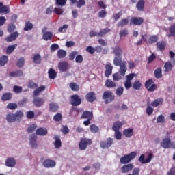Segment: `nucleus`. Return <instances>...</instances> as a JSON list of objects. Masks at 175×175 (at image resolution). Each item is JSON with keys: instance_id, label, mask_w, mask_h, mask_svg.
Masks as SVG:
<instances>
[{"instance_id": "obj_1", "label": "nucleus", "mask_w": 175, "mask_h": 175, "mask_svg": "<svg viewBox=\"0 0 175 175\" xmlns=\"http://www.w3.org/2000/svg\"><path fill=\"white\" fill-rule=\"evenodd\" d=\"M137 153L132 152L129 154H125L120 159V162L122 165H129L130 162L136 158Z\"/></svg>"}, {"instance_id": "obj_2", "label": "nucleus", "mask_w": 175, "mask_h": 175, "mask_svg": "<svg viewBox=\"0 0 175 175\" xmlns=\"http://www.w3.org/2000/svg\"><path fill=\"white\" fill-rule=\"evenodd\" d=\"M116 96L113 95V92L111 91H105L103 94V99L105 100V103H111L114 100Z\"/></svg>"}, {"instance_id": "obj_3", "label": "nucleus", "mask_w": 175, "mask_h": 175, "mask_svg": "<svg viewBox=\"0 0 175 175\" xmlns=\"http://www.w3.org/2000/svg\"><path fill=\"white\" fill-rule=\"evenodd\" d=\"M91 144H92V139L82 138L79 142V147L81 151H84V150H86L87 146H91Z\"/></svg>"}, {"instance_id": "obj_4", "label": "nucleus", "mask_w": 175, "mask_h": 175, "mask_svg": "<svg viewBox=\"0 0 175 175\" xmlns=\"http://www.w3.org/2000/svg\"><path fill=\"white\" fill-rule=\"evenodd\" d=\"M158 86L157 84L154 83V81L152 79H149L145 83V88H146L147 91L149 92H154Z\"/></svg>"}, {"instance_id": "obj_5", "label": "nucleus", "mask_w": 175, "mask_h": 175, "mask_svg": "<svg viewBox=\"0 0 175 175\" xmlns=\"http://www.w3.org/2000/svg\"><path fill=\"white\" fill-rule=\"evenodd\" d=\"M113 143H114V139L109 137L105 141H102L100 144V147L105 149H108L113 146Z\"/></svg>"}, {"instance_id": "obj_6", "label": "nucleus", "mask_w": 175, "mask_h": 175, "mask_svg": "<svg viewBox=\"0 0 175 175\" xmlns=\"http://www.w3.org/2000/svg\"><path fill=\"white\" fill-rule=\"evenodd\" d=\"M146 156L144 154H141V156L139 157L138 161L142 163V165H144L146 163H150L151 161L152 160V158H154V154L152 153H150L148 157L146 158Z\"/></svg>"}, {"instance_id": "obj_7", "label": "nucleus", "mask_w": 175, "mask_h": 175, "mask_svg": "<svg viewBox=\"0 0 175 175\" xmlns=\"http://www.w3.org/2000/svg\"><path fill=\"white\" fill-rule=\"evenodd\" d=\"M144 24V18L138 16H132L130 20V25H142Z\"/></svg>"}, {"instance_id": "obj_8", "label": "nucleus", "mask_w": 175, "mask_h": 175, "mask_svg": "<svg viewBox=\"0 0 175 175\" xmlns=\"http://www.w3.org/2000/svg\"><path fill=\"white\" fill-rule=\"evenodd\" d=\"M70 103L72 106H80L81 105V98L77 94H74L71 96Z\"/></svg>"}, {"instance_id": "obj_9", "label": "nucleus", "mask_w": 175, "mask_h": 175, "mask_svg": "<svg viewBox=\"0 0 175 175\" xmlns=\"http://www.w3.org/2000/svg\"><path fill=\"white\" fill-rule=\"evenodd\" d=\"M135 167V165L133 163H129V164H124L122 167H121L120 170L122 173L124 174L126 173H129V172H131V170Z\"/></svg>"}, {"instance_id": "obj_10", "label": "nucleus", "mask_w": 175, "mask_h": 175, "mask_svg": "<svg viewBox=\"0 0 175 175\" xmlns=\"http://www.w3.org/2000/svg\"><path fill=\"white\" fill-rule=\"evenodd\" d=\"M160 145L163 148H170L172 147V140L170 138H165L162 140Z\"/></svg>"}, {"instance_id": "obj_11", "label": "nucleus", "mask_w": 175, "mask_h": 175, "mask_svg": "<svg viewBox=\"0 0 175 175\" xmlns=\"http://www.w3.org/2000/svg\"><path fill=\"white\" fill-rule=\"evenodd\" d=\"M112 73H113V66L111 65V64L108 62L105 64V77H110Z\"/></svg>"}, {"instance_id": "obj_12", "label": "nucleus", "mask_w": 175, "mask_h": 175, "mask_svg": "<svg viewBox=\"0 0 175 175\" xmlns=\"http://www.w3.org/2000/svg\"><path fill=\"white\" fill-rule=\"evenodd\" d=\"M42 165L44 167H46L47 169H49L50 167H54L55 165H57V163L54 160L46 159L44 161Z\"/></svg>"}, {"instance_id": "obj_13", "label": "nucleus", "mask_w": 175, "mask_h": 175, "mask_svg": "<svg viewBox=\"0 0 175 175\" xmlns=\"http://www.w3.org/2000/svg\"><path fill=\"white\" fill-rule=\"evenodd\" d=\"M18 32L14 31L5 38V41L8 43H10V42H14V40L18 38Z\"/></svg>"}, {"instance_id": "obj_14", "label": "nucleus", "mask_w": 175, "mask_h": 175, "mask_svg": "<svg viewBox=\"0 0 175 175\" xmlns=\"http://www.w3.org/2000/svg\"><path fill=\"white\" fill-rule=\"evenodd\" d=\"M33 105H34L36 107H40L44 105V99L40 97H36L33 100Z\"/></svg>"}, {"instance_id": "obj_15", "label": "nucleus", "mask_w": 175, "mask_h": 175, "mask_svg": "<svg viewBox=\"0 0 175 175\" xmlns=\"http://www.w3.org/2000/svg\"><path fill=\"white\" fill-rule=\"evenodd\" d=\"M85 99L88 102L92 103V102H95V100L96 99V94L95 92H89L85 95Z\"/></svg>"}, {"instance_id": "obj_16", "label": "nucleus", "mask_w": 175, "mask_h": 175, "mask_svg": "<svg viewBox=\"0 0 175 175\" xmlns=\"http://www.w3.org/2000/svg\"><path fill=\"white\" fill-rule=\"evenodd\" d=\"M30 146L32 148H36L38 147V143L36 142V135L31 134L29 137Z\"/></svg>"}, {"instance_id": "obj_17", "label": "nucleus", "mask_w": 175, "mask_h": 175, "mask_svg": "<svg viewBox=\"0 0 175 175\" xmlns=\"http://www.w3.org/2000/svg\"><path fill=\"white\" fill-rule=\"evenodd\" d=\"M58 69L61 72H66V70L69 69V64L65 61L61 62L58 64Z\"/></svg>"}, {"instance_id": "obj_18", "label": "nucleus", "mask_w": 175, "mask_h": 175, "mask_svg": "<svg viewBox=\"0 0 175 175\" xmlns=\"http://www.w3.org/2000/svg\"><path fill=\"white\" fill-rule=\"evenodd\" d=\"M128 65V63H126V61H123L122 64L120 66L119 72L121 75V76H125V73H126V66Z\"/></svg>"}, {"instance_id": "obj_19", "label": "nucleus", "mask_w": 175, "mask_h": 175, "mask_svg": "<svg viewBox=\"0 0 175 175\" xmlns=\"http://www.w3.org/2000/svg\"><path fill=\"white\" fill-rule=\"evenodd\" d=\"M5 166L8 167H14V166H16V159L13 157H8L5 161Z\"/></svg>"}, {"instance_id": "obj_20", "label": "nucleus", "mask_w": 175, "mask_h": 175, "mask_svg": "<svg viewBox=\"0 0 175 175\" xmlns=\"http://www.w3.org/2000/svg\"><path fill=\"white\" fill-rule=\"evenodd\" d=\"M112 49L115 57H122V49H121L120 46H115Z\"/></svg>"}, {"instance_id": "obj_21", "label": "nucleus", "mask_w": 175, "mask_h": 175, "mask_svg": "<svg viewBox=\"0 0 175 175\" xmlns=\"http://www.w3.org/2000/svg\"><path fill=\"white\" fill-rule=\"evenodd\" d=\"M94 117V114L92 112L89 111H85L81 115V118L83 119H88V120H92Z\"/></svg>"}, {"instance_id": "obj_22", "label": "nucleus", "mask_w": 175, "mask_h": 175, "mask_svg": "<svg viewBox=\"0 0 175 175\" xmlns=\"http://www.w3.org/2000/svg\"><path fill=\"white\" fill-rule=\"evenodd\" d=\"M125 122L124 121H117L116 122L113 123V125L112 126V129L113 131H120V128H121V126H122V125H124Z\"/></svg>"}, {"instance_id": "obj_23", "label": "nucleus", "mask_w": 175, "mask_h": 175, "mask_svg": "<svg viewBox=\"0 0 175 175\" xmlns=\"http://www.w3.org/2000/svg\"><path fill=\"white\" fill-rule=\"evenodd\" d=\"M33 62L39 65L42 62V56L39 53L33 54Z\"/></svg>"}, {"instance_id": "obj_24", "label": "nucleus", "mask_w": 175, "mask_h": 175, "mask_svg": "<svg viewBox=\"0 0 175 175\" xmlns=\"http://www.w3.org/2000/svg\"><path fill=\"white\" fill-rule=\"evenodd\" d=\"M36 133L38 136H46L48 133L47 129L40 127L37 129Z\"/></svg>"}, {"instance_id": "obj_25", "label": "nucleus", "mask_w": 175, "mask_h": 175, "mask_svg": "<svg viewBox=\"0 0 175 175\" xmlns=\"http://www.w3.org/2000/svg\"><path fill=\"white\" fill-rule=\"evenodd\" d=\"M105 85L106 88H116V87H117L116 82L113 81L111 79H107Z\"/></svg>"}, {"instance_id": "obj_26", "label": "nucleus", "mask_w": 175, "mask_h": 175, "mask_svg": "<svg viewBox=\"0 0 175 175\" xmlns=\"http://www.w3.org/2000/svg\"><path fill=\"white\" fill-rule=\"evenodd\" d=\"M59 136L55 135H54V140L55 143H54V146L55 147V148H59L61 147V146H62V142H61V139H59Z\"/></svg>"}, {"instance_id": "obj_27", "label": "nucleus", "mask_w": 175, "mask_h": 175, "mask_svg": "<svg viewBox=\"0 0 175 175\" xmlns=\"http://www.w3.org/2000/svg\"><path fill=\"white\" fill-rule=\"evenodd\" d=\"M113 65H115V66H120V65H122V57L115 56L113 59Z\"/></svg>"}, {"instance_id": "obj_28", "label": "nucleus", "mask_w": 175, "mask_h": 175, "mask_svg": "<svg viewBox=\"0 0 175 175\" xmlns=\"http://www.w3.org/2000/svg\"><path fill=\"white\" fill-rule=\"evenodd\" d=\"M146 2L144 1V0H139L137 5H136V8L138 10V12H143V10H144V5H145Z\"/></svg>"}, {"instance_id": "obj_29", "label": "nucleus", "mask_w": 175, "mask_h": 175, "mask_svg": "<svg viewBox=\"0 0 175 175\" xmlns=\"http://www.w3.org/2000/svg\"><path fill=\"white\" fill-rule=\"evenodd\" d=\"M58 109H59L58 104L55 103H51L49 104V109H50V111H52V113H55L58 111Z\"/></svg>"}, {"instance_id": "obj_30", "label": "nucleus", "mask_w": 175, "mask_h": 175, "mask_svg": "<svg viewBox=\"0 0 175 175\" xmlns=\"http://www.w3.org/2000/svg\"><path fill=\"white\" fill-rule=\"evenodd\" d=\"M123 135L125 137H132V136H133V129H125L123 131Z\"/></svg>"}, {"instance_id": "obj_31", "label": "nucleus", "mask_w": 175, "mask_h": 175, "mask_svg": "<svg viewBox=\"0 0 175 175\" xmlns=\"http://www.w3.org/2000/svg\"><path fill=\"white\" fill-rule=\"evenodd\" d=\"M48 75L51 80H54L57 77V72L54 68H50L48 71Z\"/></svg>"}, {"instance_id": "obj_32", "label": "nucleus", "mask_w": 175, "mask_h": 175, "mask_svg": "<svg viewBox=\"0 0 175 175\" xmlns=\"http://www.w3.org/2000/svg\"><path fill=\"white\" fill-rule=\"evenodd\" d=\"M154 76L156 79H162V68H157L154 72Z\"/></svg>"}, {"instance_id": "obj_33", "label": "nucleus", "mask_w": 175, "mask_h": 175, "mask_svg": "<svg viewBox=\"0 0 175 175\" xmlns=\"http://www.w3.org/2000/svg\"><path fill=\"white\" fill-rule=\"evenodd\" d=\"M12 94L10 92L4 93L1 96V100L3 102H6L7 100H10L12 98Z\"/></svg>"}, {"instance_id": "obj_34", "label": "nucleus", "mask_w": 175, "mask_h": 175, "mask_svg": "<svg viewBox=\"0 0 175 175\" xmlns=\"http://www.w3.org/2000/svg\"><path fill=\"white\" fill-rule=\"evenodd\" d=\"M10 77H21L23 76V70H16L11 72L9 74Z\"/></svg>"}, {"instance_id": "obj_35", "label": "nucleus", "mask_w": 175, "mask_h": 175, "mask_svg": "<svg viewBox=\"0 0 175 175\" xmlns=\"http://www.w3.org/2000/svg\"><path fill=\"white\" fill-rule=\"evenodd\" d=\"M6 120L8 121V122H16V117L14 116V113H10L8 114H7L6 116Z\"/></svg>"}, {"instance_id": "obj_36", "label": "nucleus", "mask_w": 175, "mask_h": 175, "mask_svg": "<svg viewBox=\"0 0 175 175\" xmlns=\"http://www.w3.org/2000/svg\"><path fill=\"white\" fill-rule=\"evenodd\" d=\"M162 103H163V98H157L152 102L151 105L153 106V107H158V106L162 105Z\"/></svg>"}, {"instance_id": "obj_37", "label": "nucleus", "mask_w": 175, "mask_h": 175, "mask_svg": "<svg viewBox=\"0 0 175 175\" xmlns=\"http://www.w3.org/2000/svg\"><path fill=\"white\" fill-rule=\"evenodd\" d=\"M128 23H129V21H128V19L123 18L118 23L117 27L118 28H122L123 27H125V25H128Z\"/></svg>"}, {"instance_id": "obj_38", "label": "nucleus", "mask_w": 175, "mask_h": 175, "mask_svg": "<svg viewBox=\"0 0 175 175\" xmlns=\"http://www.w3.org/2000/svg\"><path fill=\"white\" fill-rule=\"evenodd\" d=\"M42 39L46 41L51 40V39H53V33H51V31H46L44 33L42 36Z\"/></svg>"}, {"instance_id": "obj_39", "label": "nucleus", "mask_w": 175, "mask_h": 175, "mask_svg": "<svg viewBox=\"0 0 175 175\" xmlns=\"http://www.w3.org/2000/svg\"><path fill=\"white\" fill-rule=\"evenodd\" d=\"M8 61H9L8 57L5 55H2L0 57V66H5L8 64Z\"/></svg>"}, {"instance_id": "obj_40", "label": "nucleus", "mask_w": 175, "mask_h": 175, "mask_svg": "<svg viewBox=\"0 0 175 175\" xmlns=\"http://www.w3.org/2000/svg\"><path fill=\"white\" fill-rule=\"evenodd\" d=\"M111 29H110L109 27L103 29L100 31L99 33H98L97 36H100V38H103V36H105L106 33H109V32H111Z\"/></svg>"}, {"instance_id": "obj_41", "label": "nucleus", "mask_w": 175, "mask_h": 175, "mask_svg": "<svg viewBox=\"0 0 175 175\" xmlns=\"http://www.w3.org/2000/svg\"><path fill=\"white\" fill-rule=\"evenodd\" d=\"M156 46L158 50H160V51H163V50H165V47H166V42L163 41L157 42Z\"/></svg>"}, {"instance_id": "obj_42", "label": "nucleus", "mask_w": 175, "mask_h": 175, "mask_svg": "<svg viewBox=\"0 0 175 175\" xmlns=\"http://www.w3.org/2000/svg\"><path fill=\"white\" fill-rule=\"evenodd\" d=\"M44 90H46V86L42 85L39 88H37L36 90L33 91V95L34 96H38L39 94H40V92H42V91H44Z\"/></svg>"}, {"instance_id": "obj_43", "label": "nucleus", "mask_w": 175, "mask_h": 175, "mask_svg": "<svg viewBox=\"0 0 175 175\" xmlns=\"http://www.w3.org/2000/svg\"><path fill=\"white\" fill-rule=\"evenodd\" d=\"M170 33L167 34L168 38L172 36V38H175V23L172 24L169 28Z\"/></svg>"}, {"instance_id": "obj_44", "label": "nucleus", "mask_w": 175, "mask_h": 175, "mask_svg": "<svg viewBox=\"0 0 175 175\" xmlns=\"http://www.w3.org/2000/svg\"><path fill=\"white\" fill-rule=\"evenodd\" d=\"M17 47V44L10 45L6 49V54H12L14 50H16V48Z\"/></svg>"}, {"instance_id": "obj_45", "label": "nucleus", "mask_w": 175, "mask_h": 175, "mask_svg": "<svg viewBox=\"0 0 175 175\" xmlns=\"http://www.w3.org/2000/svg\"><path fill=\"white\" fill-rule=\"evenodd\" d=\"M15 120L16 121H20L24 117V113L21 111H17L14 114Z\"/></svg>"}, {"instance_id": "obj_46", "label": "nucleus", "mask_w": 175, "mask_h": 175, "mask_svg": "<svg viewBox=\"0 0 175 175\" xmlns=\"http://www.w3.org/2000/svg\"><path fill=\"white\" fill-rule=\"evenodd\" d=\"M37 128H38V124H32L29 125L27 128L28 133H33V132H35Z\"/></svg>"}, {"instance_id": "obj_47", "label": "nucleus", "mask_w": 175, "mask_h": 175, "mask_svg": "<svg viewBox=\"0 0 175 175\" xmlns=\"http://www.w3.org/2000/svg\"><path fill=\"white\" fill-rule=\"evenodd\" d=\"M33 28V25L29 22V21H27L25 23V27L23 29L24 31H31L32 30V29Z\"/></svg>"}, {"instance_id": "obj_48", "label": "nucleus", "mask_w": 175, "mask_h": 175, "mask_svg": "<svg viewBox=\"0 0 175 175\" xmlns=\"http://www.w3.org/2000/svg\"><path fill=\"white\" fill-rule=\"evenodd\" d=\"M70 88L72 90V91H79L80 90V86L75 82H72L69 85Z\"/></svg>"}, {"instance_id": "obj_49", "label": "nucleus", "mask_w": 175, "mask_h": 175, "mask_svg": "<svg viewBox=\"0 0 175 175\" xmlns=\"http://www.w3.org/2000/svg\"><path fill=\"white\" fill-rule=\"evenodd\" d=\"M66 57V52L65 50L59 49L57 51V58H65Z\"/></svg>"}, {"instance_id": "obj_50", "label": "nucleus", "mask_w": 175, "mask_h": 175, "mask_svg": "<svg viewBox=\"0 0 175 175\" xmlns=\"http://www.w3.org/2000/svg\"><path fill=\"white\" fill-rule=\"evenodd\" d=\"M122 77L124 76L121 75V73L116 72L113 75V81H120V80H122Z\"/></svg>"}, {"instance_id": "obj_51", "label": "nucleus", "mask_w": 175, "mask_h": 175, "mask_svg": "<svg viewBox=\"0 0 175 175\" xmlns=\"http://www.w3.org/2000/svg\"><path fill=\"white\" fill-rule=\"evenodd\" d=\"M158 42V36L156 35L151 36L148 39V43L152 44V43H157Z\"/></svg>"}, {"instance_id": "obj_52", "label": "nucleus", "mask_w": 175, "mask_h": 175, "mask_svg": "<svg viewBox=\"0 0 175 175\" xmlns=\"http://www.w3.org/2000/svg\"><path fill=\"white\" fill-rule=\"evenodd\" d=\"M164 68H165V72H170L173 69V66L170 62H167L164 65Z\"/></svg>"}, {"instance_id": "obj_53", "label": "nucleus", "mask_w": 175, "mask_h": 175, "mask_svg": "<svg viewBox=\"0 0 175 175\" xmlns=\"http://www.w3.org/2000/svg\"><path fill=\"white\" fill-rule=\"evenodd\" d=\"M24 64H25L24 57H20L16 63V66L18 68H23L24 66Z\"/></svg>"}, {"instance_id": "obj_54", "label": "nucleus", "mask_w": 175, "mask_h": 175, "mask_svg": "<svg viewBox=\"0 0 175 175\" xmlns=\"http://www.w3.org/2000/svg\"><path fill=\"white\" fill-rule=\"evenodd\" d=\"M133 90H140L142 88V83L139 81H135L133 84Z\"/></svg>"}, {"instance_id": "obj_55", "label": "nucleus", "mask_w": 175, "mask_h": 175, "mask_svg": "<svg viewBox=\"0 0 175 175\" xmlns=\"http://www.w3.org/2000/svg\"><path fill=\"white\" fill-rule=\"evenodd\" d=\"M90 129L92 133H96L97 132H99V127L95 124L90 125Z\"/></svg>"}, {"instance_id": "obj_56", "label": "nucleus", "mask_w": 175, "mask_h": 175, "mask_svg": "<svg viewBox=\"0 0 175 175\" xmlns=\"http://www.w3.org/2000/svg\"><path fill=\"white\" fill-rule=\"evenodd\" d=\"M0 13H9V6L8 5H1L0 6Z\"/></svg>"}, {"instance_id": "obj_57", "label": "nucleus", "mask_w": 175, "mask_h": 175, "mask_svg": "<svg viewBox=\"0 0 175 175\" xmlns=\"http://www.w3.org/2000/svg\"><path fill=\"white\" fill-rule=\"evenodd\" d=\"M122 94H124V88L120 86L116 89V95H117V96H121Z\"/></svg>"}, {"instance_id": "obj_58", "label": "nucleus", "mask_w": 175, "mask_h": 175, "mask_svg": "<svg viewBox=\"0 0 175 175\" xmlns=\"http://www.w3.org/2000/svg\"><path fill=\"white\" fill-rule=\"evenodd\" d=\"M53 13H55V14H57L58 16H61V14H64V10L62 8H55L53 10Z\"/></svg>"}, {"instance_id": "obj_59", "label": "nucleus", "mask_w": 175, "mask_h": 175, "mask_svg": "<svg viewBox=\"0 0 175 175\" xmlns=\"http://www.w3.org/2000/svg\"><path fill=\"white\" fill-rule=\"evenodd\" d=\"M27 87L28 88L33 90V88H38V84L35 83L33 81H29Z\"/></svg>"}, {"instance_id": "obj_60", "label": "nucleus", "mask_w": 175, "mask_h": 175, "mask_svg": "<svg viewBox=\"0 0 175 175\" xmlns=\"http://www.w3.org/2000/svg\"><path fill=\"white\" fill-rule=\"evenodd\" d=\"M56 6H65L66 5V0H55Z\"/></svg>"}, {"instance_id": "obj_61", "label": "nucleus", "mask_w": 175, "mask_h": 175, "mask_svg": "<svg viewBox=\"0 0 175 175\" xmlns=\"http://www.w3.org/2000/svg\"><path fill=\"white\" fill-rule=\"evenodd\" d=\"M7 109L10 110H16L17 109V105L16 103H10L7 105Z\"/></svg>"}, {"instance_id": "obj_62", "label": "nucleus", "mask_w": 175, "mask_h": 175, "mask_svg": "<svg viewBox=\"0 0 175 175\" xmlns=\"http://www.w3.org/2000/svg\"><path fill=\"white\" fill-rule=\"evenodd\" d=\"M53 120L56 122H59V121H61V120H62V114L57 113V114H55L53 116Z\"/></svg>"}, {"instance_id": "obj_63", "label": "nucleus", "mask_w": 175, "mask_h": 175, "mask_svg": "<svg viewBox=\"0 0 175 175\" xmlns=\"http://www.w3.org/2000/svg\"><path fill=\"white\" fill-rule=\"evenodd\" d=\"M128 35V29H124L121 30L119 33L120 38H125Z\"/></svg>"}, {"instance_id": "obj_64", "label": "nucleus", "mask_w": 175, "mask_h": 175, "mask_svg": "<svg viewBox=\"0 0 175 175\" xmlns=\"http://www.w3.org/2000/svg\"><path fill=\"white\" fill-rule=\"evenodd\" d=\"M157 122L163 124L165 122V116L159 115L157 118Z\"/></svg>"}]
</instances>
